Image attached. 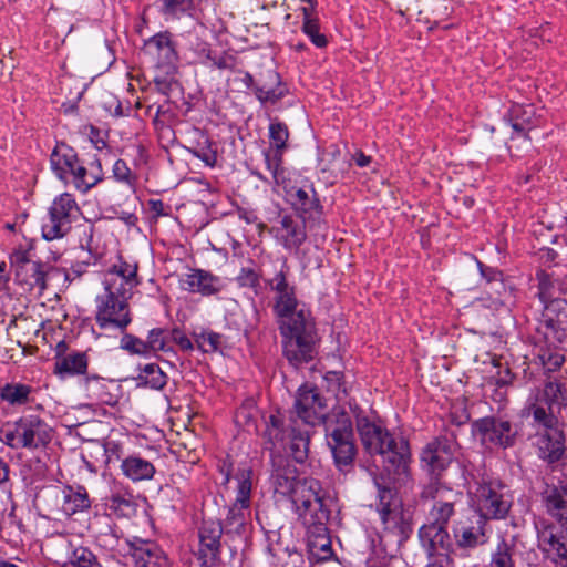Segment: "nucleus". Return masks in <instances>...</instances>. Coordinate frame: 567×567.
I'll return each mask as SVG.
<instances>
[{"instance_id":"1","label":"nucleus","mask_w":567,"mask_h":567,"mask_svg":"<svg viewBox=\"0 0 567 567\" xmlns=\"http://www.w3.org/2000/svg\"><path fill=\"white\" fill-rule=\"evenodd\" d=\"M290 267L284 259L271 278L265 280L274 293L272 311L282 337L284 353L295 367L308 363L317 354L318 336L310 310L301 303L295 285L289 282Z\"/></svg>"},{"instance_id":"2","label":"nucleus","mask_w":567,"mask_h":567,"mask_svg":"<svg viewBox=\"0 0 567 567\" xmlns=\"http://www.w3.org/2000/svg\"><path fill=\"white\" fill-rule=\"evenodd\" d=\"M295 411L297 420L306 425H316L323 421L326 440L334 463L339 470L352 465L357 455L354 433L350 415L343 410H334L324 416L326 403L316 388L302 385L299 388Z\"/></svg>"},{"instance_id":"3","label":"nucleus","mask_w":567,"mask_h":567,"mask_svg":"<svg viewBox=\"0 0 567 567\" xmlns=\"http://www.w3.org/2000/svg\"><path fill=\"white\" fill-rule=\"evenodd\" d=\"M357 429L365 452L382 456L384 471L394 481H404L409 476L411 462L408 440L401 435H393L367 417L357 420Z\"/></svg>"},{"instance_id":"4","label":"nucleus","mask_w":567,"mask_h":567,"mask_svg":"<svg viewBox=\"0 0 567 567\" xmlns=\"http://www.w3.org/2000/svg\"><path fill=\"white\" fill-rule=\"evenodd\" d=\"M265 423L264 449L270 452V456L277 453L282 454L289 447L290 455L297 463H303L307 460L310 436L307 430L299 426L297 419L292 416L287 419L277 412L270 414Z\"/></svg>"},{"instance_id":"5","label":"nucleus","mask_w":567,"mask_h":567,"mask_svg":"<svg viewBox=\"0 0 567 567\" xmlns=\"http://www.w3.org/2000/svg\"><path fill=\"white\" fill-rule=\"evenodd\" d=\"M529 440L543 462L553 465L566 458V436L555 413L533 411Z\"/></svg>"},{"instance_id":"6","label":"nucleus","mask_w":567,"mask_h":567,"mask_svg":"<svg viewBox=\"0 0 567 567\" xmlns=\"http://www.w3.org/2000/svg\"><path fill=\"white\" fill-rule=\"evenodd\" d=\"M472 507L482 523L506 519L514 504L511 488L498 478L483 477L472 493Z\"/></svg>"},{"instance_id":"7","label":"nucleus","mask_w":567,"mask_h":567,"mask_svg":"<svg viewBox=\"0 0 567 567\" xmlns=\"http://www.w3.org/2000/svg\"><path fill=\"white\" fill-rule=\"evenodd\" d=\"M327 499L321 483L313 477H305L303 484L295 492L291 503L307 533L327 527L330 518Z\"/></svg>"},{"instance_id":"8","label":"nucleus","mask_w":567,"mask_h":567,"mask_svg":"<svg viewBox=\"0 0 567 567\" xmlns=\"http://www.w3.org/2000/svg\"><path fill=\"white\" fill-rule=\"evenodd\" d=\"M375 486L379 498L377 509L384 532L394 536L398 543L406 540L412 533V524L404 513L401 498L393 488L382 486L378 481Z\"/></svg>"},{"instance_id":"9","label":"nucleus","mask_w":567,"mask_h":567,"mask_svg":"<svg viewBox=\"0 0 567 567\" xmlns=\"http://www.w3.org/2000/svg\"><path fill=\"white\" fill-rule=\"evenodd\" d=\"M131 297L106 290L96 297L95 322L101 329H114L124 332L132 322L128 299Z\"/></svg>"},{"instance_id":"10","label":"nucleus","mask_w":567,"mask_h":567,"mask_svg":"<svg viewBox=\"0 0 567 567\" xmlns=\"http://www.w3.org/2000/svg\"><path fill=\"white\" fill-rule=\"evenodd\" d=\"M80 207L70 193H63L54 198L49 207L48 216L43 219L41 230L45 240L64 237L78 219Z\"/></svg>"},{"instance_id":"11","label":"nucleus","mask_w":567,"mask_h":567,"mask_svg":"<svg viewBox=\"0 0 567 567\" xmlns=\"http://www.w3.org/2000/svg\"><path fill=\"white\" fill-rule=\"evenodd\" d=\"M421 498L433 501L429 523L446 526L455 513L454 506L461 501L462 493L443 485L437 478H432L423 487Z\"/></svg>"},{"instance_id":"12","label":"nucleus","mask_w":567,"mask_h":567,"mask_svg":"<svg viewBox=\"0 0 567 567\" xmlns=\"http://www.w3.org/2000/svg\"><path fill=\"white\" fill-rule=\"evenodd\" d=\"M536 330L549 347L563 343L567 339V301L555 298L543 306Z\"/></svg>"},{"instance_id":"13","label":"nucleus","mask_w":567,"mask_h":567,"mask_svg":"<svg viewBox=\"0 0 567 567\" xmlns=\"http://www.w3.org/2000/svg\"><path fill=\"white\" fill-rule=\"evenodd\" d=\"M537 544L543 555L555 564L567 563V527L549 519L535 523Z\"/></svg>"},{"instance_id":"14","label":"nucleus","mask_w":567,"mask_h":567,"mask_svg":"<svg viewBox=\"0 0 567 567\" xmlns=\"http://www.w3.org/2000/svg\"><path fill=\"white\" fill-rule=\"evenodd\" d=\"M10 264L17 282L24 286L25 290L38 289L40 293L45 290L48 267L44 264L30 259L29 252L21 249L10 255Z\"/></svg>"},{"instance_id":"15","label":"nucleus","mask_w":567,"mask_h":567,"mask_svg":"<svg viewBox=\"0 0 567 567\" xmlns=\"http://www.w3.org/2000/svg\"><path fill=\"white\" fill-rule=\"evenodd\" d=\"M473 430L483 444H493L503 449L513 446L518 433L512 422L494 416L476 420L473 423Z\"/></svg>"},{"instance_id":"16","label":"nucleus","mask_w":567,"mask_h":567,"mask_svg":"<svg viewBox=\"0 0 567 567\" xmlns=\"http://www.w3.org/2000/svg\"><path fill=\"white\" fill-rule=\"evenodd\" d=\"M567 389L557 380H547L543 388L533 390L524 408V415L533 419V411L540 409L545 413H555V406L566 405Z\"/></svg>"},{"instance_id":"17","label":"nucleus","mask_w":567,"mask_h":567,"mask_svg":"<svg viewBox=\"0 0 567 567\" xmlns=\"http://www.w3.org/2000/svg\"><path fill=\"white\" fill-rule=\"evenodd\" d=\"M271 472L270 485L276 494L293 499L295 492L303 484V478H298L296 466L290 464L289 460L280 453L270 457Z\"/></svg>"},{"instance_id":"18","label":"nucleus","mask_w":567,"mask_h":567,"mask_svg":"<svg viewBox=\"0 0 567 567\" xmlns=\"http://www.w3.org/2000/svg\"><path fill=\"white\" fill-rule=\"evenodd\" d=\"M456 442L447 436H440L429 442L421 453V462L427 471L439 476L451 464Z\"/></svg>"},{"instance_id":"19","label":"nucleus","mask_w":567,"mask_h":567,"mask_svg":"<svg viewBox=\"0 0 567 567\" xmlns=\"http://www.w3.org/2000/svg\"><path fill=\"white\" fill-rule=\"evenodd\" d=\"M138 266L136 262H128L121 257L104 275V287L106 290L122 292L128 297L132 296L133 288L141 284L137 275Z\"/></svg>"},{"instance_id":"20","label":"nucleus","mask_w":567,"mask_h":567,"mask_svg":"<svg viewBox=\"0 0 567 567\" xmlns=\"http://www.w3.org/2000/svg\"><path fill=\"white\" fill-rule=\"evenodd\" d=\"M22 449L37 450L52 440L51 426L38 415H24L16 421Z\"/></svg>"},{"instance_id":"21","label":"nucleus","mask_w":567,"mask_h":567,"mask_svg":"<svg viewBox=\"0 0 567 567\" xmlns=\"http://www.w3.org/2000/svg\"><path fill=\"white\" fill-rule=\"evenodd\" d=\"M223 536V526L217 520H204L199 527V548L198 559L202 566H213L220 554V539Z\"/></svg>"},{"instance_id":"22","label":"nucleus","mask_w":567,"mask_h":567,"mask_svg":"<svg viewBox=\"0 0 567 567\" xmlns=\"http://www.w3.org/2000/svg\"><path fill=\"white\" fill-rule=\"evenodd\" d=\"M144 53L156 68L164 69L175 64L177 52L168 31L158 32L144 42Z\"/></svg>"},{"instance_id":"23","label":"nucleus","mask_w":567,"mask_h":567,"mask_svg":"<svg viewBox=\"0 0 567 567\" xmlns=\"http://www.w3.org/2000/svg\"><path fill=\"white\" fill-rule=\"evenodd\" d=\"M286 195L288 203L303 220L315 219L322 214V206L311 184L292 186L286 190Z\"/></svg>"},{"instance_id":"24","label":"nucleus","mask_w":567,"mask_h":567,"mask_svg":"<svg viewBox=\"0 0 567 567\" xmlns=\"http://www.w3.org/2000/svg\"><path fill=\"white\" fill-rule=\"evenodd\" d=\"M128 555L136 567H169L164 550L154 542L135 538L130 543Z\"/></svg>"},{"instance_id":"25","label":"nucleus","mask_w":567,"mask_h":567,"mask_svg":"<svg viewBox=\"0 0 567 567\" xmlns=\"http://www.w3.org/2000/svg\"><path fill=\"white\" fill-rule=\"evenodd\" d=\"M182 290L202 296H213L224 288L221 279L204 269H190L179 278Z\"/></svg>"},{"instance_id":"26","label":"nucleus","mask_w":567,"mask_h":567,"mask_svg":"<svg viewBox=\"0 0 567 567\" xmlns=\"http://www.w3.org/2000/svg\"><path fill=\"white\" fill-rule=\"evenodd\" d=\"M419 539L429 557L447 555L452 548V539L446 526L424 524L419 529Z\"/></svg>"},{"instance_id":"27","label":"nucleus","mask_w":567,"mask_h":567,"mask_svg":"<svg viewBox=\"0 0 567 567\" xmlns=\"http://www.w3.org/2000/svg\"><path fill=\"white\" fill-rule=\"evenodd\" d=\"M545 512L557 523L567 524V483L548 484L542 492Z\"/></svg>"},{"instance_id":"28","label":"nucleus","mask_w":567,"mask_h":567,"mask_svg":"<svg viewBox=\"0 0 567 567\" xmlns=\"http://www.w3.org/2000/svg\"><path fill=\"white\" fill-rule=\"evenodd\" d=\"M51 168L55 176L64 182H70L76 166L81 163L76 152L65 143H56L50 156Z\"/></svg>"},{"instance_id":"29","label":"nucleus","mask_w":567,"mask_h":567,"mask_svg":"<svg viewBox=\"0 0 567 567\" xmlns=\"http://www.w3.org/2000/svg\"><path fill=\"white\" fill-rule=\"evenodd\" d=\"M104 178L101 159L96 156L93 157L86 165L80 163L76 166L73 177L70 183L81 194H86Z\"/></svg>"},{"instance_id":"30","label":"nucleus","mask_w":567,"mask_h":567,"mask_svg":"<svg viewBox=\"0 0 567 567\" xmlns=\"http://www.w3.org/2000/svg\"><path fill=\"white\" fill-rule=\"evenodd\" d=\"M238 80L247 87L255 90L256 97L261 103L275 104L280 101L287 94V87L280 81V76L277 72L269 71L268 76L272 83H276L275 87H268L267 85L255 86L254 78L249 72L239 71Z\"/></svg>"},{"instance_id":"31","label":"nucleus","mask_w":567,"mask_h":567,"mask_svg":"<svg viewBox=\"0 0 567 567\" xmlns=\"http://www.w3.org/2000/svg\"><path fill=\"white\" fill-rule=\"evenodd\" d=\"M277 240L288 250H297L307 238L303 223L295 220L291 216H284L275 227Z\"/></svg>"},{"instance_id":"32","label":"nucleus","mask_w":567,"mask_h":567,"mask_svg":"<svg viewBox=\"0 0 567 567\" xmlns=\"http://www.w3.org/2000/svg\"><path fill=\"white\" fill-rule=\"evenodd\" d=\"M455 544L461 549H473L486 543L487 524L477 517L475 526L454 527Z\"/></svg>"},{"instance_id":"33","label":"nucleus","mask_w":567,"mask_h":567,"mask_svg":"<svg viewBox=\"0 0 567 567\" xmlns=\"http://www.w3.org/2000/svg\"><path fill=\"white\" fill-rule=\"evenodd\" d=\"M122 474L132 482L152 480L156 473L152 462L140 455H130L122 460L120 465Z\"/></svg>"},{"instance_id":"34","label":"nucleus","mask_w":567,"mask_h":567,"mask_svg":"<svg viewBox=\"0 0 567 567\" xmlns=\"http://www.w3.org/2000/svg\"><path fill=\"white\" fill-rule=\"evenodd\" d=\"M519 556L516 543L502 538L491 553L488 567H516Z\"/></svg>"},{"instance_id":"35","label":"nucleus","mask_w":567,"mask_h":567,"mask_svg":"<svg viewBox=\"0 0 567 567\" xmlns=\"http://www.w3.org/2000/svg\"><path fill=\"white\" fill-rule=\"evenodd\" d=\"M87 357L84 352H72L56 357L54 373L61 378L65 375L84 374L87 370Z\"/></svg>"},{"instance_id":"36","label":"nucleus","mask_w":567,"mask_h":567,"mask_svg":"<svg viewBox=\"0 0 567 567\" xmlns=\"http://www.w3.org/2000/svg\"><path fill=\"white\" fill-rule=\"evenodd\" d=\"M307 538L309 553L316 560L324 561L333 555L328 527L307 533Z\"/></svg>"},{"instance_id":"37","label":"nucleus","mask_w":567,"mask_h":567,"mask_svg":"<svg viewBox=\"0 0 567 567\" xmlns=\"http://www.w3.org/2000/svg\"><path fill=\"white\" fill-rule=\"evenodd\" d=\"M307 6L301 8L303 22H302V31L306 35L309 37L311 42L318 47L323 48L327 45L328 41L324 34L319 31V22L318 18L315 14V8L317 2L315 0H306Z\"/></svg>"},{"instance_id":"38","label":"nucleus","mask_w":567,"mask_h":567,"mask_svg":"<svg viewBox=\"0 0 567 567\" xmlns=\"http://www.w3.org/2000/svg\"><path fill=\"white\" fill-rule=\"evenodd\" d=\"M91 506L89 494L83 486L71 487L66 486L63 489L62 511L66 515H73L78 512H83Z\"/></svg>"},{"instance_id":"39","label":"nucleus","mask_w":567,"mask_h":567,"mask_svg":"<svg viewBox=\"0 0 567 567\" xmlns=\"http://www.w3.org/2000/svg\"><path fill=\"white\" fill-rule=\"evenodd\" d=\"M512 128L517 135L527 137L528 132L535 126L534 105L515 104L511 109Z\"/></svg>"},{"instance_id":"40","label":"nucleus","mask_w":567,"mask_h":567,"mask_svg":"<svg viewBox=\"0 0 567 567\" xmlns=\"http://www.w3.org/2000/svg\"><path fill=\"white\" fill-rule=\"evenodd\" d=\"M167 375L156 363L145 364L136 377L137 385L162 390L167 384Z\"/></svg>"},{"instance_id":"41","label":"nucleus","mask_w":567,"mask_h":567,"mask_svg":"<svg viewBox=\"0 0 567 567\" xmlns=\"http://www.w3.org/2000/svg\"><path fill=\"white\" fill-rule=\"evenodd\" d=\"M252 468L248 465L238 467L235 473L234 480L236 482V498L239 503H251L252 491Z\"/></svg>"},{"instance_id":"42","label":"nucleus","mask_w":567,"mask_h":567,"mask_svg":"<svg viewBox=\"0 0 567 567\" xmlns=\"http://www.w3.org/2000/svg\"><path fill=\"white\" fill-rule=\"evenodd\" d=\"M194 339L198 349L205 353L220 351L226 346L225 337L213 330L196 332Z\"/></svg>"},{"instance_id":"43","label":"nucleus","mask_w":567,"mask_h":567,"mask_svg":"<svg viewBox=\"0 0 567 567\" xmlns=\"http://www.w3.org/2000/svg\"><path fill=\"white\" fill-rule=\"evenodd\" d=\"M31 386L22 383H8L1 388L0 396L11 405H23L29 402Z\"/></svg>"},{"instance_id":"44","label":"nucleus","mask_w":567,"mask_h":567,"mask_svg":"<svg viewBox=\"0 0 567 567\" xmlns=\"http://www.w3.org/2000/svg\"><path fill=\"white\" fill-rule=\"evenodd\" d=\"M282 153L274 151L264 152L267 169L271 173L276 185H282L286 182L285 168L282 167Z\"/></svg>"},{"instance_id":"45","label":"nucleus","mask_w":567,"mask_h":567,"mask_svg":"<svg viewBox=\"0 0 567 567\" xmlns=\"http://www.w3.org/2000/svg\"><path fill=\"white\" fill-rule=\"evenodd\" d=\"M288 138V126L277 120L271 121L269 125V141L274 151L284 152L287 148Z\"/></svg>"},{"instance_id":"46","label":"nucleus","mask_w":567,"mask_h":567,"mask_svg":"<svg viewBox=\"0 0 567 567\" xmlns=\"http://www.w3.org/2000/svg\"><path fill=\"white\" fill-rule=\"evenodd\" d=\"M250 504L251 503H239V501L235 499L233 505L229 507L226 522L229 526H234L235 528L243 527L247 517L250 514Z\"/></svg>"},{"instance_id":"47","label":"nucleus","mask_w":567,"mask_h":567,"mask_svg":"<svg viewBox=\"0 0 567 567\" xmlns=\"http://www.w3.org/2000/svg\"><path fill=\"white\" fill-rule=\"evenodd\" d=\"M121 349L127 351L130 354H137L142 357H150L146 342L133 334L125 333L120 341Z\"/></svg>"},{"instance_id":"48","label":"nucleus","mask_w":567,"mask_h":567,"mask_svg":"<svg viewBox=\"0 0 567 567\" xmlns=\"http://www.w3.org/2000/svg\"><path fill=\"white\" fill-rule=\"evenodd\" d=\"M162 2L163 13L174 18L189 13L194 8L193 0H162Z\"/></svg>"},{"instance_id":"49","label":"nucleus","mask_w":567,"mask_h":567,"mask_svg":"<svg viewBox=\"0 0 567 567\" xmlns=\"http://www.w3.org/2000/svg\"><path fill=\"white\" fill-rule=\"evenodd\" d=\"M168 332L161 328L152 329L148 332L146 347L148 351V355H151L153 352L157 351H166V339H167Z\"/></svg>"},{"instance_id":"50","label":"nucleus","mask_w":567,"mask_h":567,"mask_svg":"<svg viewBox=\"0 0 567 567\" xmlns=\"http://www.w3.org/2000/svg\"><path fill=\"white\" fill-rule=\"evenodd\" d=\"M190 152L195 157L203 161L209 167H214L217 162V152L212 147V144L207 138L204 143H198L190 150Z\"/></svg>"},{"instance_id":"51","label":"nucleus","mask_w":567,"mask_h":567,"mask_svg":"<svg viewBox=\"0 0 567 567\" xmlns=\"http://www.w3.org/2000/svg\"><path fill=\"white\" fill-rule=\"evenodd\" d=\"M537 280L539 301L543 306H545L551 299H555L553 293L554 282L550 275L543 270L537 272Z\"/></svg>"},{"instance_id":"52","label":"nucleus","mask_w":567,"mask_h":567,"mask_svg":"<svg viewBox=\"0 0 567 567\" xmlns=\"http://www.w3.org/2000/svg\"><path fill=\"white\" fill-rule=\"evenodd\" d=\"M95 561V556L85 547L75 548L69 557L70 567H91Z\"/></svg>"},{"instance_id":"53","label":"nucleus","mask_w":567,"mask_h":567,"mask_svg":"<svg viewBox=\"0 0 567 567\" xmlns=\"http://www.w3.org/2000/svg\"><path fill=\"white\" fill-rule=\"evenodd\" d=\"M112 172L117 182L124 183L130 187L134 186L136 177L133 175L125 161L117 159L113 165Z\"/></svg>"},{"instance_id":"54","label":"nucleus","mask_w":567,"mask_h":567,"mask_svg":"<svg viewBox=\"0 0 567 567\" xmlns=\"http://www.w3.org/2000/svg\"><path fill=\"white\" fill-rule=\"evenodd\" d=\"M84 386L89 393V396L95 398L103 403H110V401L105 398V384L102 379L97 377L85 378Z\"/></svg>"},{"instance_id":"55","label":"nucleus","mask_w":567,"mask_h":567,"mask_svg":"<svg viewBox=\"0 0 567 567\" xmlns=\"http://www.w3.org/2000/svg\"><path fill=\"white\" fill-rule=\"evenodd\" d=\"M104 455L106 464L121 462L125 458L123 445L114 440H109L104 443Z\"/></svg>"},{"instance_id":"56","label":"nucleus","mask_w":567,"mask_h":567,"mask_svg":"<svg viewBox=\"0 0 567 567\" xmlns=\"http://www.w3.org/2000/svg\"><path fill=\"white\" fill-rule=\"evenodd\" d=\"M539 359H540L544 368L549 372H554V371L558 370L565 362L564 354H561L558 351H550V350L545 351L543 354H540Z\"/></svg>"},{"instance_id":"57","label":"nucleus","mask_w":567,"mask_h":567,"mask_svg":"<svg viewBox=\"0 0 567 567\" xmlns=\"http://www.w3.org/2000/svg\"><path fill=\"white\" fill-rule=\"evenodd\" d=\"M1 441L11 449H22L20 440V433L17 426V422L13 423L12 427L1 430Z\"/></svg>"},{"instance_id":"58","label":"nucleus","mask_w":567,"mask_h":567,"mask_svg":"<svg viewBox=\"0 0 567 567\" xmlns=\"http://www.w3.org/2000/svg\"><path fill=\"white\" fill-rule=\"evenodd\" d=\"M236 280L240 287L256 288L259 286V275L252 268H241Z\"/></svg>"},{"instance_id":"59","label":"nucleus","mask_w":567,"mask_h":567,"mask_svg":"<svg viewBox=\"0 0 567 567\" xmlns=\"http://www.w3.org/2000/svg\"><path fill=\"white\" fill-rule=\"evenodd\" d=\"M107 505L113 511H116V512L120 511V512L124 513L125 511L132 508L133 501H132L131 496L116 493V494H112L107 498Z\"/></svg>"},{"instance_id":"60","label":"nucleus","mask_w":567,"mask_h":567,"mask_svg":"<svg viewBox=\"0 0 567 567\" xmlns=\"http://www.w3.org/2000/svg\"><path fill=\"white\" fill-rule=\"evenodd\" d=\"M169 337L182 350L190 351L194 349L193 342L181 329H173L169 332Z\"/></svg>"},{"instance_id":"61","label":"nucleus","mask_w":567,"mask_h":567,"mask_svg":"<svg viewBox=\"0 0 567 567\" xmlns=\"http://www.w3.org/2000/svg\"><path fill=\"white\" fill-rule=\"evenodd\" d=\"M353 159L355 162V164L359 166V167H365L370 164L371 162V157L370 156H367L364 153H362L361 151L357 152L354 155H353Z\"/></svg>"},{"instance_id":"62","label":"nucleus","mask_w":567,"mask_h":567,"mask_svg":"<svg viewBox=\"0 0 567 567\" xmlns=\"http://www.w3.org/2000/svg\"><path fill=\"white\" fill-rule=\"evenodd\" d=\"M478 266L481 268L482 275L485 276L488 281H499V277H501L499 272L491 269L489 275H486L485 270L483 269V265L480 262Z\"/></svg>"},{"instance_id":"63","label":"nucleus","mask_w":567,"mask_h":567,"mask_svg":"<svg viewBox=\"0 0 567 567\" xmlns=\"http://www.w3.org/2000/svg\"><path fill=\"white\" fill-rule=\"evenodd\" d=\"M9 467L6 462L0 457V483L8 478Z\"/></svg>"},{"instance_id":"64","label":"nucleus","mask_w":567,"mask_h":567,"mask_svg":"<svg viewBox=\"0 0 567 567\" xmlns=\"http://www.w3.org/2000/svg\"><path fill=\"white\" fill-rule=\"evenodd\" d=\"M9 276L0 275V292H7L9 290Z\"/></svg>"}]
</instances>
